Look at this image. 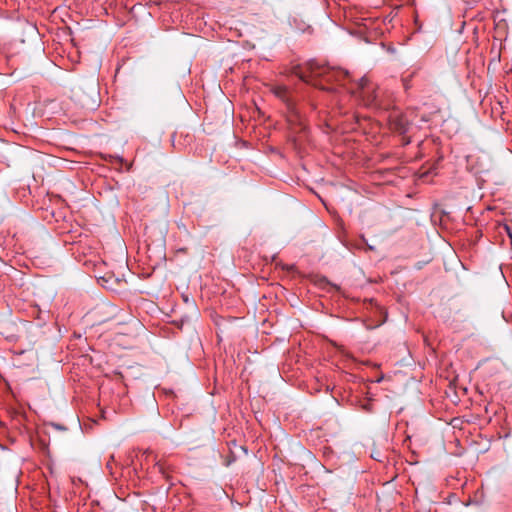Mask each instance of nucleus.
<instances>
[{
	"label": "nucleus",
	"mask_w": 512,
	"mask_h": 512,
	"mask_svg": "<svg viewBox=\"0 0 512 512\" xmlns=\"http://www.w3.org/2000/svg\"><path fill=\"white\" fill-rule=\"evenodd\" d=\"M288 121H289V123L292 126H294V129H297V127H298L299 128V132L304 131L305 128H306V126H305L301 116H300V120L299 119H295L294 117H292V121H290L289 119H288Z\"/></svg>",
	"instance_id": "20e7f679"
},
{
	"label": "nucleus",
	"mask_w": 512,
	"mask_h": 512,
	"mask_svg": "<svg viewBox=\"0 0 512 512\" xmlns=\"http://www.w3.org/2000/svg\"><path fill=\"white\" fill-rule=\"evenodd\" d=\"M272 93L286 104L287 109L290 113V115H289L290 121H292V117L300 120V113L297 110L296 104L291 96V93L286 86L276 85L272 88Z\"/></svg>",
	"instance_id": "f03ea898"
},
{
	"label": "nucleus",
	"mask_w": 512,
	"mask_h": 512,
	"mask_svg": "<svg viewBox=\"0 0 512 512\" xmlns=\"http://www.w3.org/2000/svg\"><path fill=\"white\" fill-rule=\"evenodd\" d=\"M390 125L395 132L404 136L409 131L411 123L404 114H395L390 118Z\"/></svg>",
	"instance_id": "7ed1b4c3"
},
{
	"label": "nucleus",
	"mask_w": 512,
	"mask_h": 512,
	"mask_svg": "<svg viewBox=\"0 0 512 512\" xmlns=\"http://www.w3.org/2000/svg\"><path fill=\"white\" fill-rule=\"evenodd\" d=\"M299 78L308 84L327 90H331V88L325 87L323 81L327 83L335 81L364 106L380 107L377 86L367 76L353 82L347 70L309 61L306 64V70L299 73Z\"/></svg>",
	"instance_id": "f257e3e1"
},
{
	"label": "nucleus",
	"mask_w": 512,
	"mask_h": 512,
	"mask_svg": "<svg viewBox=\"0 0 512 512\" xmlns=\"http://www.w3.org/2000/svg\"><path fill=\"white\" fill-rule=\"evenodd\" d=\"M410 143V139L407 137H403V145H408Z\"/></svg>",
	"instance_id": "39448f33"
}]
</instances>
